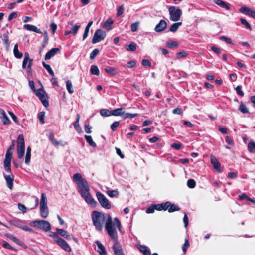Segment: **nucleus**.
<instances>
[{"mask_svg": "<svg viewBox=\"0 0 255 255\" xmlns=\"http://www.w3.org/2000/svg\"><path fill=\"white\" fill-rule=\"evenodd\" d=\"M72 180L77 184L78 191L81 197L88 204L96 207L97 202L89 192L90 186L87 181L79 173L73 175Z\"/></svg>", "mask_w": 255, "mask_h": 255, "instance_id": "1", "label": "nucleus"}, {"mask_svg": "<svg viewBox=\"0 0 255 255\" xmlns=\"http://www.w3.org/2000/svg\"><path fill=\"white\" fill-rule=\"evenodd\" d=\"M105 228L111 239L114 241L112 249L115 255H125L121 244L118 242V234L114 224L112 223V218L109 214H106Z\"/></svg>", "mask_w": 255, "mask_h": 255, "instance_id": "2", "label": "nucleus"}, {"mask_svg": "<svg viewBox=\"0 0 255 255\" xmlns=\"http://www.w3.org/2000/svg\"><path fill=\"white\" fill-rule=\"evenodd\" d=\"M91 219L95 229L99 232H101L105 222L104 214L98 211H94L91 214Z\"/></svg>", "mask_w": 255, "mask_h": 255, "instance_id": "3", "label": "nucleus"}, {"mask_svg": "<svg viewBox=\"0 0 255 255\" xmlns=\"http://www.w3.org/2000/svg\"><path fill=\"white\" fill-rule=\"evenodd\" d=\"M33 91L35 94L38 97L43 105L47 108L49 106V97L46 91L43 89V87L35 89L33 81Z\"/></svg>", "mask_w": 255, "mask_h": 255, "instance_id": "4", "label": "nucleus"}, {"mask_svg": "<svg viewBox=\"0 0 255 255\" xmlns=\"http://www.w3.org/2000/svg\"><path fill=\"white\" fill-rule=\"evenodd\" d=\"M170 19L173 21H178L182 14L181 10L174 6H170L168 8Z\"/></svg>", "mask_w": 255, "mask_h": 255, "instance_id": "5", "label": "nucleus"}, {"mask_svg": "<svg viewBox=\"0 0 255 255\" xmlns=\"http://www.w3.org/2000/svg\"><path fill=\"white\" fill-rule=\"evenodd\" d=\"M47 197L45 193H42L40 203V211L41 216L43 218H46L48 215V209L47 206Z\"/></svg>", "mask_w": 255, "mask_h": 255, "instance_id": "6", "label": "nucleus"}, {"mask_svg": "<svg viewBox=\"0 0 255 255\" xmlns=\"http://www.w3.org/2000/svg\"><path fill=\"white\" fill-rule=\"evenodd\" d=\"M33 226L37 227L45 232L49 231L51 229L50 223L46 220H39L33 221Z\"/></svg>", "mask_w": 255, "mask_h": 255, "instance_id": "7", "label": "nucleus"}, {"mask_svg": "<svg viewBox=\"0 0 255 255\" xmlns=\"http://www.w3.org/2000/svg\"><path fill=\"white\" fill-rule=\"evenodd\" d=\"M17 149L18 152V157L21 159L25 152V142L24 136L22 134H19L17 137Z\"/></svg>", "mask_w": 255, "mask_h": 255, "instance_id": "8", "label": "nucleus"}, {"mask_svg": "<svg viewBox=\"0 0 255 255\" xmlns=\"http://www.w3.org/2000/svg\"><path fill=\"white\" fill-rule=\"evenodd\" d=\"M97 199L101 206L106 209H110L111 208V205L108 199L100 192H97L96 193Z\"/></svg>", "mask_w": 255, "mask_h": 255, "instance_id": "9", "label": "nucleus"}, {"mask_svg": "<svg viewBox=\"0 0 255 255\" xmlns=\"http://www.w3.org/2000/svg\"><path fill=\"white\" fill-rule=\"evenodd\" d=\"M32 60L30 59L29 54L27 52L24 53V58L22 62V68L26 69L28 76L31 75Z\"/></svg>", "mask_w": 255, "mask_h": 255, "instance_id": "10", "label": "nucleus"}, {"mask_svg": "<svg viewBox=\"0 0 255 255\" xmlns=\"http://www.w3.org/2000/svg\"><path fill=\"white\" fill-rule=\"evenodd\" d=\"M13 154L12 151H7L5 158L4 160V166L5 170L9 173H11V161L12 156Z\"/></svg>", "mask_w": 255, "mask_h": 255, "instance_id": "11", "label": "nucleus"}, {"mask_svg": "<svg viewBox=\"0 0 255 255\" xmlns=\"http://www.w3.org/2000/svg\"><path fill=\"white\" fill-rule=\"evenodd\" d=\"M10 223L15 227L22 229L26 231H29L31 229L28 227L25 223L18 219H13L10 221Z\"/></svg>", "mask_w": 255, "mask_h": 255, "instance_id": "12", "label": "nucleus"}, {"mask_svg": "<svg viewBox=\"0 0 255 255\" xmlns=\"http://www.w3.org/2000/svg\"><path fill=\"white\" fill-rule=\"evenodd\" d=\"M56 243L62 249L67 252L71 251V248L67 242L62 238L60 237L56 240Z\"/></svg>", "mask_w": 255, "mask_h": 255, "instance_id": "13", "label": "nucleus"}, {"mask_svg": "<svg viewBox=\"0 0 255 255\" xmlns=\"http://www.w3.org/2000/svg\"><path fill=\"white\" fill-rule=\"evenodd\" d=\"M165 210H168L169 213H172L175 211H178L180 210V208L174 203H171L169 201L165 202Z\"/></svg>", "mask_w": 255, "mask_h": 255, "instance_id": "14", "label": "nucleus"}, {"mask_svg": "<svg viewBox=\"0 0 255 255\" xmlns=\"http://www.w3.org/2000/svg\"><path fill=\"white\" fill-rule=\"evenodd\" d=\"M240 12L243 13L248 16L255 19V10H252L251 9L246 6L242 7L240 8Z\"/></svg>", "mask_w": 255, "mask_h": 255, "instance_id": "15", "label": "nucleus"}, {"mask_svg": "<svg viewBox=\"0 0 255 255\" xmlns=\"http://www.w3.org/2000/svg\"><path fill=\"white\" fill-rule=\"evenodd\" d=\"M106 33H94L92 43L95 44L103 40L106 37Z\"/></svg>", "mask_w": 255, "mask_h": 255, "instance_id": "16", "label": "nucleus"}, {"mask_svg": "<svg viewBox=\"0 0 255 255\" xmlns=\"http://www.w3.org/2000/svg\"><path fill=\"white\" fill-rule=\"evenodd\" d=\"M4 177L6 181L7 187L10 189H12L13 187L14 175L12 173L10 175L4 174Z\"/></svg>", "mask_w": 255, "mask_h": 255, "instance_id": "17", "label": "nucleus"}, {"mask_svg": "<svg viewBox=\"0 0 255 255\" xmlns=\"http://www.w3.org/2000/svg\"><path fill=\"white\" fill-rule=\"evenodd\" d=\"M167 27V23L164 20H161L155 27L156 32H161Z\"/></svg>", "mask_w": 255, "mask_h": 255, "instance_id": "18", "label": "nucleus"}, {"mask_svg": "<svg viewBox=\"0 0 255 255\" xmlns=\"http://www.w3.org/2000/svg\"><path fill=\"white\" fill-rule=\"evenodd\" d=\"M60 51L58 48H53L48 51L45 55V60L50 59L52 57L54 56L58 52Z\"/></svg>", "mask_w": 255, "mask_h": 255, "instance_id": "19", "label": "nucleus"}, {"mask_svg": "<svg viewBox=\"0 0 255 255\" xmlns=\"http://www.w3.org/2000/svg\"><path fill=\"white\" fill-rule=\"evenodd\" d=\"M211 162L214 169H216L219 172H221L222 170L220 169L221 164L219 161L215 157H211Z\"/></svg>", "mask_w": 255, "mask_h": 255, "instance_id": "20", "label": "nucleus"}, {"mask_svg": "<svg viewBox=\"0 0 255 255\" xmlns=\"http://www.w3.org/2000/svg\"><path fill=\"white\" fill-rule=\"evenodd\" d=\"M214 2L218 5L226 10H230L231 9V5L222 0H215Z\"/></svg>", "mask_w": 255, "mask_h": 255, "instance_id": "21", "label": "nucleus"}, {"mask_svg": "<svg viewBox=\"0 0 255 255\" xmlns=\"http://www.w3.org/2000/svg\"><path fill=\"white\" fill-rule=\"evenodd\" d=\"M114 20L112 18H109L103 23L102 27L103 28L109 31L111 29Z\"/></svg>", "mask_w": 255, "mask_h": 255, "instance_id": "22", "label": "nucleus"}, {"mask_svg": "<svg viewBox=\"0 0 255 255\" xmlns=\"http://www.w3.org/2000/svg\"><path fill=\"white\" fill-rule=\"evenodd\" d=\"M96 243L98 247L97 251L99 252V254L100 255H106L107 252L103 244L99 241H97Z\"/></svg>", "mask_w": 255, "mask_h": 255, "instance_id": "23", "label": "nucleus"}, {"mask_svg": "<svg viewBox=\"0 0 255 255\" xmlns=\"http://www.w3.org/2000/svg\"><path fill=\"white\" fill-rule=\"evenodd\" d=\"M56 230L58 234L60 235L61 236L64 237L66 239L70 240L71 239L70 235L68 234L66 230L59 228H56Z\"/></svg>", "mask_w": 255, "mask_h": 255, "instance_id": "24", "label": "nucleus"}, {"mask_svg": "<svg viewBox=\"0 0 255 255\" xmlns=\"http://www.w3.org/2000/svg\"><path fill=\"white\" fill-rule=\"evenodd\" d=\"M80 115L79 114H77L76 115V121L74 122L73 125L74 127V128L76 130H77L78 132H81L82 129L81 127L79 126V119H80Z\"/></svg>", "mask_w": 255, "mask_h": 255, "instance_id": "25", "label": "nucleus"}, {"mask_svg": "<svg viewBox=\"0 0 255 255\" xmlns=\"http://www.w3.org/2000/svg\"><path fill=\"white\" fill-rule=\"evenodd\" d=\"M13 53L15 57L17 58H21L23 56L22 53L18 50V44H15L13 48Z\"/></svg>", "mask_w": 255, "mask_h": 255, "instance_id": "26", "label": "nucleus"}, {"mask_svg": "<svg viewBox=\"0 0 255 255\" xmlns=\"http://www.w3.org/2000/svg\"><path fill=\"white\" fill-rule=\"evenodd\" d=\"M49 139L51 141V143L54 146H58L59 144H62V141H57L55 140L54 138V134L53 132H51L49 135Z\"/></svg>", "mask_w": 255, "mask_h": 255, "instance_id": "27", "label": "nucleus"}, {"mask_svg": "<svg viewBox=\"0 0 255 255\" xmlns=\"http://www.w3.org/2000/svg\"><path fill=\"white\" fill-rule=\"evenodd\" d=\"M0 113L2 115V122L5 125H8L10 123V120L6 116L5 111L3 109L0 110Z\"/></svg>", "mask_w": 255, "mask_h": 255, "instance_id": "28", "label": "nucleus"}, {"mask_svg": "<svg viewBox=\"0 0 255 255\" xmlns=\"http://www.w3.org/2000/svg\"><path fill=\"white\" fill-rule=\"evenodd\" d=\"M137 115H138V114H137V113L131 114L129 113H125L124 111H123V114H122L121 117L124 119H128V118L132 119V118L136 117Z\"/></svg>", "mask_w": 255, "mask_h": 255, "instance_id": "29", "label": "nucleus"}, {"mask_svg": "<svg viewBox=\"0 0 255 255\" xmlns=\"http://www.w3.org/2000/svg\"><path fill=\"white\" fill-rule=\"evenodd\" d=\"M137 45L135 43H131L125 45L126 49L128 51L134 52L136 50Z\"/></svg>", "mask_w": 255, "mask_h": 255, "instance_id": "30", "label": "nucleus"}, {"mask_svg": "<svg viewBox=\"0 0 255 255\" xmlns=\"http://www.w3.org/2000/svg\"><path fill=\"white\" fill-rule=\"evenodd\" d=\"M124 108H117L114 110H113L111 111V114L112 116H122V114H123V111L124 110Z\"/></svg>", "mask_w": 255, "mask_h": 255, "instance_id": "31", "label": "nucleus"}, {"mask_svg": "<svg viewBox=\"0 0 255 255\" xmlns=\"http://www.w3.org/2000/svg\"><path fill=\"white\" fill-rule=\"evenodd\" d=\"M85 139L86 140V142L92 147H96V144L95 143V142L93 141L92 138L91 136L90 135H85L84 136Z\"/></svg>", "mask_w": 255, "mask_h": 255, "instance_id": "32", "label": "nucleus"}, {"mask_svg": "<svg viewBox=\"0 0 255 255\" xmlns=\"http://www.w3.org/2000/svg\"><path fill=\"white\" fill-rule=\"evenodd\" d=\"M31 159V148L28 146L27 148L26 153L25 157V163L29 164Z\"/></svg>", "mask_w": 255, "mask_h": 255, "instance_id": "33", "label": "nucleus"}, {"mask_svg": "<svg viewBox=\"0 0 255 255\" xmlns=\"http://www.w3.org/2000/svg\"><path fill=\"white\" fill-rule=\"evenodd\" d=\"M239 110L243 114L249 113L248 108L246 107V106L245 104H243L242 102H241L240 104Z\"/></svg>", "mask_w": 255, "mask_h": 255, "instance_id": "34", "label": "nucleus"}, {"mask_svg": "<svg viewBox=\"0 0 255 255\" xmlns=\"http://www.w3.org/2000/svg\"><path fill=\"white\" fill-rule=\"evenodd\" d=\"M249 151L251 153H255V143L253 140H250L248 145Z\"/></svg>", "mask_w": 255, "mask_h": 255, "instance_id": "35", "label": "nucleus"}, {"mask_svg": "<svg viewBox=\"0 0 255 255\" xmlns=\"http://www.w3.org/2000/svg\"><path fill=\"white\" fill-rule=\"evenodd\" d=\"M43 67L46 69L49 74L52 77L54 76V73L52 70L50 65L46 64L45 62H42Z\"/></svg>", "mask_w": 255, "mask_h": 255, "instance_id": "36", "label": "nucleus"}, {"mask_svg": "<svg viewBox=\"0 0 255 255\" xmlns=\"http://www.w3.org/2000/svg\"><path fill=\"white\" fill-rule=\"evenodd\" d=\"M106 193L111 198L118 197L119 194V192L116 190H108Z\"/></svg>", "mask_w": 255, "mask_h": 255, "instance_id": "37", "label": "nucleus"}, {"mask_svg": "<svg viewBox=\"0 0 255 255\" xmlns=\"http://www.w3.org/2000/svg\"><path fill=\"white\" fill-rule=\"evenodd\" d=\"M166 45L168 48H174L178 47V43L176 41L168 40L166 42Z\"/></svg>", "mask_w": 255, "mask_h": 255, "instance_id": "38", "label": "nucleus"}, {"mask_svg": "<svg viewBox=\"0 0 255 255\" xmlns=\"http://www.w3.org/2000/svg\"><path fill=\"white\" fill-rule=\"evenodd\" d=\"M100 113L103 117H109L112 116L111 111L107 109H101L100 111Z\"/></svg>", "mask_w": 255, "mask_h": 255, "instance_id": "39", "label": "nucleus"}, {"mask_svg": "<svg viewBox=\"0 0 255 255\" xmlns=\"http://www.w3.org/2000/svg\"><path fill=\"white\" fill-rule=\"evenodd\" d=\"M155 210L157 211H165V203H161L158 204H153Z\"/></svg>", "mask_w": 255, "mask_h": 255, "instance_id": "40", "label": "nucleus"}, {"mask_svg": "<svg viewBox=\"0 0 255 255\" xmlns=\"http://www.w3.org/2000/svg\"><path fill=\"white\" fill-rule=\"evenodd\" d=\"M90 72L91 74L97 76L99 75L100 71L96 65H92L90 68Z\"/></svg>", "mask_w": 255, "mask_h": 255, "instance_id": "41", "label": "nucleus"}, {"mask_svg": "<svg viewBox=\"0 0 255 255\" xmlns=\"http://www.w3.org/2000/svg\"><path fill=\"white\" fill-rule=\"evenodd\" d=\"M107 73L114 76L117 74L116 69L115 68L109 67L105 69Z\"/></svg>", "mask_w": 255, "mask_h": 255, "instance_id": "42", "label": "nucleus"}, {"mask_svg": "<svg viewBox=\"0 0 255 255\" xmlns=\"http://www.w3.org/2000/svg\"><path fill=\"white\" fill-rule=\"evenodd\" d=\"M182 25L181 22H177L173 24L170 28V32H175L176 31L178 28Z\"/></svg>", "mask_w": 255, "mask_h": 255, "instance_id": "43", "label": "nucleus"}, {"mask_svg": "<svg viewBox=\"0 0 255 255\" xmlns=\"http://www.w3.org/2000/svg\"><path fill=\"white\" fill-rule=\"evenodd\" d=\"M114 223H113V222H112V223L114 224L115 228H116L115 226H116L117 228H118V229L119 230V231H121L122 230V225H121V222H120L119 219H118V218L117 217H115L114 218Z\"/></svg>", "mask_w": 255, "mask_h": 255, "instance_id": "44", "label": "nucleus"}, {"mask_svg": "<svg viewBox=\"0 0 255 255\" xmlns=\"http://www.w3.org/2000/svg\"><path fill=\"white\" fill-rule=\"evenodd\" d=\"M66 88L70 94L74 93V90L72 88V84L70 80H67L66 81Z\"/></svg>", "mask_w": 255, "mask_h": 255, "instance_id": "45", "label": "nucleus"}, {"mask_svg": "<svg viewBox=\"0 0 255 255\" xmlns=\"http://www.w3.org/2000/svg\"><path fill=\"white\" fill-rule=\"evenodd\" d=\"M45 114V112L44 111L40 112L38 114V116H37L41 124H44L45 123V121H44Z\"/></svg>", "mask_w": 255, "mask_h": 255, "instance_id": "46", "label": "nucleus"}, {"mask_svg": "<svg viewBox=\"0 0 255 255\" xmlns=\"http://www.w3.org/2000/svg\"><path fill=\"white\" fill-rule=\"evenodd\" d=\"M99 54V50L98 49H94L90 55V59L91 60H93L95 59L96 56H97Z\"/></svg>", "mask_w": 255, "mask_h": 255, "instance_id": "47", "label": "nucleus"}, {"mask_svg": "<svg viewBox=\"0 0 255 255\" xmlns=\"http://www.w3.org/2000/svg\"><path fill=\"white\" fill-rule=\"evenodd\" d=\"M190 246V243L189 240L187 239H186L185 240L184 244L182 246V249L184 253H186L187 249Z\"/></svg>", "mask_w": 255, "mask_h": 255, "instance_id": "48", "label": "nucleus"}, {"mask_svg": "<svg viewBox=\"0 0 255 255\" xmlns=\"http://www.w3.org/2000/svg\"><path fill=\"white\" fill-rule=\"evenodd\" d=\"M240 21H241V23L243 25H244L247 29H248L249 30H252L250 24L248 22V21L246 19L241 18H240Z\"/></svg>", "mask_w": 255, "mask_h": 255, "instance_id": "49", "label": "nucleus"}, {"mask_svg": "<svg viewBox=\"0 0 255 255\" xmlns=\"http://www.w3.org/2000/svg\"><path fill=\"white\" fill-rule=\"evenodd\" d=\"M187 186L190 188H193L196 186V182L193 179H190L187 181Z\"/></svg>", "mask_w": 255, "mask_h": 255, "instance_id": "50", "label": "nucleus"}, {"mask_svg": "<svg viewBox=\"0 0 255 255\" xmlns=\"http://www.w3.org/2000/svg\"><path fill=\"white\" fill-rule=\"evenodd\" d=\"M119 122L115 121L111 125L110 128L113 131H115L117 130V127L119 126Z\"/></svg>", "mask_w": 255, "mask_h": 255, "instance_id": "51", "label": "nucleus"}, {"mask_svg": "<svg viewBox=\"0 0 255 255\" xmlns=\"http://www.w3.org/2000/svg\"><path fill=\"white\" fill-rule=\"evenodd\" d=\"M139 24V22H136L132 23L131 25V30L132 32H135L137 30Z\"/></svg>", "mask_w": 255, "mask_h": 255, "instance_id": "52", "label": "nucleus"}, {"mask_svg": "<svg viewBox=\"0 0 255 255\" xmlns=\"http://www.w3.org/2000/svg\"><path fill=\"white\" fill-rule=\"evenodd\" d=\"M187 55H188L186 51H183L177 53L176 54V58L177 59H180L182 57H185Z\"/></svg>", "mask_w": 255, "mask_h": 255, "instance_id": "53", "label": "nucleus"}, {"mask_svg": "<svg viewBox=\"0 0 255 255\" xmlns=\"http://www.w3.org/2000/svg\"><path fill=\"white\" fill-rule=\"evenodd\" d=\"M3 43L6 47V48H8L9 46V39L8 37L6 34H4L3 38L2 39Z\"/></svg>", "mask_w": 255, "mask_h": 255, "instance_id": "54", "label": "nucleus"}, {"mask_svg": "<svg viewBox=\"0 0 255 255\" xmlns=\"http://www.w3.org/2000/svg\"><path fill=\"white\" fill-rule=\"evenodd\" d=\"M124 12V6L123 5L120 6L117 9V16L121 15Z\"/></svg>", "mask_w": 255, "mask_h": 255, "instance_id": "55", "label": "nucleus"}, {"mask_svg": "<svg viewBox=\"0 0 255 255\" xmlns=\"http://www.w3.org/2000/svg\"><path fill=\"white\" fill-rule=\"evenodd\" d=\"M142 65L145 67H150L151 66V63L148 59H143L142 61Z\"/></svg>", "mask_w": 255, "mask_h": 255, "instance_id": "56", "label": "nucleus"}, {"mask_svg": "<svg viewBox=\"0 0 255 255\" xmlns=\"http://www.w3.org/2000/svg\"><path fill=\"white\" fill-rule=\"evenodd\" d=\"M237 93L241 96H243L244 95V92L242 90V87L241 86H237L235 88Z\"/></svg>", "mask_w": 255, "mask_h": 255, "instance_id": "57", "label": "nucleus"}, {"mask_svg": "<svg viewBox=\"0 0 255 255\" xmlns=\"http://www.w3.org/2000/svg\"><path fill=\"white\" fill-rule=\"evenodd\" d=\"M49 236L51 237H52L54 239V241L56 242V240H57L60 237L58 236L57 233H55L54 232H50Z\"/></svg>", "mask_w": 255, "mask_h": 255, "instance_id": "58", "label": "nucleus"}, {"mask_svg": "<svg viewBox=\"0 0 255 255\" xmlns=\"http://www.w3.org/2000/svg\"><path fill=\"white\" fill-rule=\"evenodd\" d=\"M2 246L7 249L11 250H14V248L10 244L5 241L3 243Z\"/></svg>", "mask_w": 255, "mask_h": 255, "instance_id": "59", "label": "nucleus"}, {"mask_svg": "<svg viewBox=\"0 0 255 255\" xmlns=\"http://www.w3.org/2000/svg\"><path fill=\"white\" fill-rule=\"evenodd\" d=\"M137 249L142 253H143L146 250H147V247L144 245H137Z\"/></svg>", "mask_w": 255, "mask_h": 255, "instance_id": "60", "label": "nucleus"}, {"mask_svg": "<svg viewBox=\"0 0 255 255\" xmlns=\"http://www.w3.org/2000/svg\"><path fill=\"white\" fill-rule=\"evenodd\" d=\"M225 140L226 143H228L229 145L231 146H233L234 145V141L230 136H227L226 137Z\"/></svg>", "mask_w": 255, "mask_h": 255, "instance_id": "61", "label": "nucleus"}, {"mask_svg": "<svg viewBox=\"0 0 255 255\" xmlns=\"http://www.w3.org/2000/svg\"><path fill=\"white\" fill-rule=\"evenodd\" d=\"M92 127L88 124V125H85L84 126V130L86 133H90L92 132L91 131Z\"/></svg>", "mask_w": 255, "mask_h": 255, "instance_id": "62", "label": "nucleus"}, {"mask_svg": "<svg viewBox=\"0 0 255 255\" xmlns=\"http://www.w3.org/2000/svg\"><path fill=\"white\" fill-rule=\"evenodd\" d=\"M155 211V209L153 204H152L150 206L148 207L146 210V213L147 214H151L154 213Z\"/></svg>", "mask_w": 255, "mask_h": 255, "instance_id": "63", "label": "nucleus"}, {"mask_svg": "<svg viewBox=\"0 0 255 255\" xmlns=\"http://www.w3.org/2000/svg\"><path fill=\"white\" fill-rule=\"evenodd\" d=\"M136 63L135 61L131 60L128 62L127 64V66L128 68H133L136 66Z\"/></svg>", "mask_w": 255, "mask_h": 255, "instance_id": "64", "label": "nucleus"}]
</instances>
